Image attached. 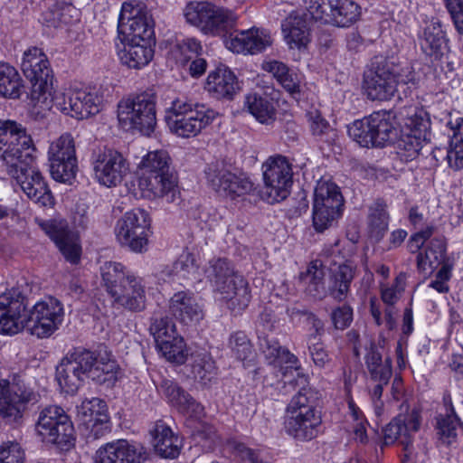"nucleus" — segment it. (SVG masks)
I'll return each instance as SVG.
<instances>
[{
	"instance_id": "e433bc0d",
	"label": "nucleus",
	"mask_w": 463,
	"mask_h": 463,
	"mask_svg": "<svg viewBox=\"0 0 463 463\" xmlns=\"http://www.w3.org/2000/svg\"><path fill=\"white\" fill-rule=\"evenodd\" d=\"M33 75H24L32 84V98L37 101L43 99L47 103L48 97L52 96V71L50 67L48 59H43L42 62L32 65Z\"/></svg>"
},
{
	"instance_id": "cd10ccee",
	"label": "nucleus",
	"mask_w": 463,
	"mask_h": 463,
	"mask_svg": "<svg viewBox=\"0 0 463 463\" xmlns=\"http://www.w3.org/2000/svg\"><path fill=\"white\" fill-rule=\"evenodd\" d=\"M417 268L421 272L433 271L447 262H453L447 256V243L444 236L431 238L416 258Z\"/></svg>"
},
{
	"instance_id": "09e8293b",
	"label": "nucleus",
	"mask_w": 463,
	"mask_h": 463,
	"mask_svg": "<svg viewBox=\"0 0 463 463\" xmlns=\"http://www.w3.org/2000/svg\"><path fill=\"white\" fill-rule=\"evenodd\" d=\"M252 190L253 183L250 179L244 173L233 170L231 173V177H227L218 195L234 200L250 193Z\"/></svg>"
},
{
	"instance_id": "7ed1b4c3",
	"label": "nucleus",
	"mask_w": 463,
	"mask_h": 463,
	"mask_svg": "<svg viewBox=\"0 0 463 463\" xmlns=\"http://www.w3.org/2000/svg\"><path fill=\"white\" fill-rule=\"evenodd\" d=\"M307 385V376L299 374L288 384L283 383V395L298 390L287 406L284 421L286 433L298 442L310 441L321 432L322 418L317 410L319 393Z\"/></svg>"
},
{
	"instance_id": "864d4df0",
	"label": "nucleus",
	"mask_w": 463,
	"mask_h": 463,
	"mask_svg": "<svg viewBox=\"0 0 463 463\" xmlns=\"http://www.w3.org/2000/svg\"><path fill=\"white\" fill-rule=\"evenodd\" d=\"M348 136L363 147L376 146L369 117L355 120L347 128Z\"/></svg>"
},
{
	"instance_id": "f8f14e48",
	"label": "nucleus",
	"mask_w": 463,
	"mask_h": 463,
	"mask_svg": "<svg viewBox=\"0 0 463 463\" xmlns=\"http://www.w3.org/2000/svg\"><path fill=\"white\" fill-rule=\"evenodd\" d=\"M385 342V338L382 336L379 337L377 343L370 341L364 355L369 380L373 383V386H369L370 395L377 414H380L383 406L381 400L383 388L389 384L392 375L391 358L383 359L382 350L384 348Z\"/></svg>"
},
{
	"instance_id": "6ab92c4d",
	"label": "nucleus",
	"mask_w": 463,
	"mask_h": 463,
	"mask_svg": "<svg viewBox=\"0 0 463 463\" xmlns=\"http://www.w3.org/2000/svg\"><path fill=\"white\" fill-rule=\"evenodd\" d=\"M150 220L146 211L137 208L127 212L116 225L115 232L121 245L135 252H141L146 246Z\"/></svg>"
},
{
	"instance_id": "5701e85b",
	"label": "nucleus",
	"mask_w": 463,
	"mask_h": 463,
	"mask_svg": "<svg viewBox=\"0 0 463 463\" xmlns=\"http://www.w3.org/2000/svg\"><path fill=\"white\" fill-rule=\"evenodd\" d=\"M41 227L55 243L66 260L72 264L79 262L81 249L76 233L70 229L66 220H49L41 223Z\"/></svg>"
},
{
	"instance_id": "a878e982",
	"label": "nucleus",
	"mask_w": 463,
	"mask_h": 463,
	"mask_svg": "<svg viewBox=\"0 0 463 463\" xmlns=\"http://www.w3.org/2000/svg\"><path fill=\"white\" fill-rule=\"evenodd\" d=\"M100 274L103 286L106 291L113 299L117 296L124 297L122 292L126 287L130 284V280L137 277L122 263L115 261H107L100 267Z\"/></svg>"
},
{
	"instance_id": "393cba45",
	"label": "nucleus",
	"mask_w": 463,
	"mask_h": 463,
	"mask_svg": "<svg viewBox=\"0 0 463 463\" xmlns=\"http://www.w3.org/2000/svg\"><path fill=\"white\" fill-rule=\"evenodd\" d=\"M205 90L217 99H232L240 90L235 74L226 66H219L207 77Z\"/></svg>"
},
{
	"instance_id": "052dcab7",
	"label": "nucleus",
	"mask_w": 463,
	"mask_h": 463,
	"mask_svg": "<svg viewBox=\"0 0 463 463\" xmlns=\"http://www.w3.org/2000/svg\"><path fill=\"white\" fill-rule=\"evenodd\" d=\"M68 429L69 430H66V436L63 435L64 431L59 427V429L55 428L54 430H52L54 433L50 434L52 436L51 438H43L42 439L55 445L61 450L67 451L75 446L76 441L75 429L71 420H69Z\"/></svg>"
},
{
	"instance_id": "2eb2a0df",
	"label": "nucleus",
	"mask_w": 463,
	"mask_h": 463,
	"mask_svg": "<svg viewBox=\"0 0 463 463\" xmlns=\"http://www.w3.org/2000/svg\"><path fill=\"white\" fill-rule=\"evenodd\" d=\"M315 21L336 27H350L361 17V7L353 0H310L307 8Z\"/></svg>"
},
{
	"instance_id": "6e6552de",
	"label": "nucleus",
	"mask_w": 463,
	"mask_h": 463,
	"mask_svg": "<svg viewBox=\"0 0 463 463\" xmlns=\"http://www.w3.org/2000/svg\"><path fill=\"white\" fill-rule=\"evenodd\" d=\"M103 103L104 97L99 89L86 87L68 92L54 91L46 106L71 118L84 119L99 113Z\"/></svg>"
},
{
	"instance_id": "2f4dec72",
	"label": "nucleus",
	"mask_w": 463,
	"mask_h": 463,
	"mask_svg": "<svg viewBox=\"0 0 463 463\" xmlns=\"http://www.w3.org/2000/svg\"><path fill=\"white\" fill-rule=\"evenodd\" d=\"M69 420L71 418L66 411L58 405H48L39 411L38 419L35 424L37 434L43 438H51L55 428L61 427L66 436V430H69Z\"/></svg>"
},
{
	"instance_id": "b1692460",
	"label": "nucleus",
	"mask_w": 463,
	"mask_h": 463,
	"mask_svg": "<svg viewBox=\"0 0 463 463\" xmlns=\"http://www.w3.org/2000/svg\"><path fill=\"white\" fill-rule=\"evenodd\" d=\"M158 390L167 399L168 402L181 413L194 417H200L203 414V406L177 383L165 379L161 382Z\"/></svg>"
},
{
	"instance_id": "a19ab883",
	"label": "nucleus",
	"mask_w": 463,
	"mask_h": 463,
	"mask_svg": "<svg viewBox=\"0 0 463 463\" xmlns=\"http://www.w3.org/2000/svg\"><path fill=\"white\" fill-rule=\"evenodd\" d=\"M388 205L383 199H376L370 206L367 216L368 233L371 239L380 241L389 227Z\"/></svg>"
},
{
	"instance_id": "0e129e2a",
	"label": "nucleus",
	"mask_w": 463,
	"mask_h": 463,
	"mask_svg": "<svg viewBox=\"0 0 463 463\" xmlns=\"http://www.w3.org/2000/svg\"><path fill=\"white\" fill-rule=\"evenodd\" d=\"M52 2V10L58 19L64 23H71V18L78 19L79 10L74 6V0H49Z\"/></svg>"
},
{
	"instance_id": "5fc2aeb1",
	"label": "nucleus",
	"mask_w": 463,
	"mask_h": 463,
	"mask_svg": "<svg viewBox=\"0 0 463 463\" xmlns=\"http://www.w3.org/2000/svg\"><path fill=\"white\" fill-rule=\"evenodd\" d=\"M63 315L61 303L55 298L48 297L33 306L27 318H58Z\"/></svg>"
},
{
	"instance_id": "c9c22d12",
	"label": "nucleus",
	"mask_w": 463,
	"mask_h": 463,
	"mask_svg": "<svg viewBox=\"0 0 463 463\" xmlns=\"http://www.w3.org/2000/svg\"><path fill=\"white\" fill-rule=\"evenodd\" d=\"M419 43L422 52L428 56L438 58L447 45V39L442 24L439 19L427 22L419 33Z\"/></svg>"
},
{
	"instance_id": "4468645a",
	"label": "nucleus",
	"mask_w": 463,
	"mask_h": 463,
	"mask_svg": "<svg viewBox=\"0 0 463 463\" xmlns=\"http://www.w3.org/2000/svg\"><path fill=\"white\" fill-rule=\"evenodd\" d=\"M35 154L31 155V160H22L16 165L5 169L15 179L26 196L43 207L52 206L54 197L42 173L33 166Z\"/></svg>"
},
{
	"instance_id": "4be33fe9",
	"label": "nucleus",
	"mask_w": 463,
	"mask_h": 463,
	"mask_svg": "<svg viewBox=\"0 0 463 463\" xmlns=\"http://www.w3.org/2000/svg\"><path fill=\"white\" fill-rule=\"evenodd\" d=\"M420 425V414L412 411L410 414H399L383 429V445L389 446L399 440L404 450L405 461L413 451V438L411 432H416Z\"/></svg>"
},
{
	"instance_id": "ddd939ff",
	"label": "nucleus",
	"mask_w": 463,
	"mask_h": 463,
	"mask_svg": "<svg viewBox=\"0 0 463 463\" xmlns=\"http://www.w3.org/2000/svg\"><path fill=\"white\" fill-rule=\"evenodd\" d=\"M37 393L29 387L23 375L13 374L0 381V415L10 421L22 418L29 402H36Z\"/></svg>"
},
{
	"instance_id": "f3484780",
	"label": "nucleus",
	"mask_w": 463,
	"mask_h": 463,
	"mask_svg": "<svg viewBox=\"0 0 463 463\" xmlns=\"http://www.w3.org/2000/svg\"><path fill=\"white\" fill-rule=\"evenodd\" d=\"M50 173L61 183H71L78 170L75 143L71 134H63L53 141L48 150Z\"/></svg>"
},
{
	"instance_id": "f257e3e1",
	"label": "nucleus",
	"mask_w": 463,
	"mask_h": 463,
	"mask_svg": "<svg viewBox=\"0 0 463 463\" xmlns=\"http://www.w3.org/2000/svg\"><path fill=\"white\" fill-rule=\"evenodd\" d=\"M184 15L187 23L203 33L224 36L225 46L233 52L256 54L265 51L273 42L269 32L264 29L233 30L237 16L231 10L209 2L189 3Z\"/></svg>"
},
{
	"instance_id": "bb28decb",
	"label": "nucleus",
	"mask_w": 463,
	"mask_h": 463,
	"mask_svg": "<svg viewBox=\"0 0 463 463\" xmlns=\"http://www.w3.org/2000/svg\"><path fill=\"white\" fill-rule=\"evenodd\" d=\"M356 267L352 261L334 262L329 268V295L337 300L346 298L355 276Z\"/></svg>"
},
{
	"instance_id": "13d9d810",
	"label": "nucleus",
	"mask_w": 463,
	"mask_h": 463,
	"mask_svg": "<svg viewBox=\"0 0 463 463\" xmlns=\"http://www.w3.org/2000/svg\"><path fill=\"white\" fill-rule=\"evenodd\" d=\"M230 346L235 357L242 362H250L254 356L252 345L244 332L238 331L230 337Z\"/></svg>"
},
{
	"instance_id": "dca6fc26",
	"label": "nucleus",
	"mask_w": 463,
	"mask_h": 463,
	"mask_svg": "<svg viewBox=\"0 0 463 463\" xmlns=\"http://www.w3.org/2000/svg\"><path fill=\"white\" fill-rule=\"evenodd\" d=\"M91 165L95 179L107 187L120 184L129 173V163L124 155L108 146L92 152Z\"/></svg>"
},
{
	"instance_id": "0eeeda50",
	"label": "nucleus",
	"mask_w": 463,
	"mask_h": 463,
	"mask_svg": "<svg viewBox=\"0 0 463 463\" xmlns=\"http://www.w3.org/2000/svg\"><path fill=\"white\" fill-rule=\"evenodd\" d=\"M156 98L151 91H144L120 100L118 119L125 130L137 129L149 136L156 126Z\"/></svg>"
},
{
	"instance_id": "a211bd4d",
	"label": "nucleus",
	"mask_w": 463,
	"mask_h": 463,
	"mask_svg": "<svg viewBox=\"0 0 463 463\" xmlns=\"http://www.w3.org/2000/svg\"><path fill=\"white\" fill-rule=\"evenodd\" d=\"M267 200L270 203L286 199L292 185V165L283 156L269 157L262 165Z\"/></svg>"
},
{
	"instance_id": "338daca9",
	"label": "nucleus",
	"mask_w": 463,
	"mask_h": 463,
	"mask_svg": "<svg viewBox=\"0 0 463 463\" xmlns=\"http://www.w3.org/2000/svg\"><path fill=\"white\" fill-rule=\"evenodd\" d=\"M86 431V438L89 441L99 439L111 430L110 418L106 420H95L81 424Z\"/></svg>"
},
{
	"instance_id": "69168bd1",
	"label": "nucleus",
	"mask_w": 463,
	"mask_h": 463,
	"mask_svg": "<svg viewBox=\"0 0 463 463\" xmlns=\"http://www.w3.org/2000/svg\"><path fill=\"white\" fill-rule=\"evenodd\" d=\"M435 231V224L430 222V224H426L425 228H421L417 232L413 233L407 242L410 252L419 253L421 251L420 249L424 246L426 241L430 240Z\"/></svg>"
},
{
	"instance_id": "7c9ffc66",
	"label": "nucleus",
	"mask_w": 463,
	"mask_h": 463,
	"mask_svg": "<svg viewBox=\"0 0 463 463\" xmlns=\"http://www.w3.org/2000/svg\"><path fill=\"white\" fill-rule=\"evenodd\" d=\"M397 118L403 125L404 133L419 136L425 141L430 138V119L423 109L404 107L397 114Z\"/></svg>"
},
{
	"instance_id": "c03bdc74",
	"label": "nucleus",
	"mask_w": 463,
	"mask_h": 463,
	"mask_svg": "<svg viewBox=\"0 0 463 463\" xmlns=\"http://www.w3.org/2000/svg\"><path fill=\"white\" fill-rule=\"evenodd\" d=\"M122 295L124 296L122 298L125 299H121V295L114 298V302L120 307L135 312L145 308V286L140 278L137 277L135 279L130 280V284L126 287Z\"/></svg>"
},
{
	"instance_id": "6e6d98bb",
	"label": "nucleus",
	"mask_w": 463,
	"mask_h": 463,
	"mask_svg": "<svg viewBox=\"0 0 463 463\" xmlns=\"http://www.w3.org/2000/svg\"><path fill=\"white\" fill-rule=\"evenodd\" d=\"M63 315L61 303L55 298L48 297L33 306L27 318H58Z\"/></svg>"
},
{
	"instance_id": "20e7f679",
	"label": "nucleus",
	"mask_w": 463,
	"mask_h": 463,
	"mask_svg": "<svg viewBox=\"0 0 463 463\" xmlns=\"http://www.w3.org/2000/svg\"><path fill=\"white\" fill-rule=\"evenodd\" d=\"M170 156L165 150L148 152L140 162L138 189L144 198L173 203L181 191L176 174L170 170Z\"/></svg>"
},
{
	"instance_id": "58836bf2",
	"label": "nucleus",
	"mask_w": 463,
	"mask_h": 463,
	"mask_svg": "<svg viewBox=\"0 0 463 463\" xmlns=\"http://www.w3.org/2000/svg\"><path fill=\"white\" fill-rule=\"evenodd\" d=\"M168 311L175 318L203 317V305L194 294L179 291L171 298Z\"/></svg>"
},
{
	"instance_id": "e2e57ef3",
	"label": "nucleus",
	"mask_w": 463,
	"mask_h": 463,
	"mask_svg": "<svg viewBox=\"0 0 463 463\" xmlns=\"http://www.w3.org/2000/svg\"><path fill=\"white\" fill-rule=\"evenodd\" d=\"M257 331L260 350L263 353L269 364H275L279 356L282 346L279 345L275 338L269 337L264 333H260V329H257Z\"/></svg>"
},
{
	"instance_id": "39448f33",
	"label": "nucleus",
	"mask_w": 463,
	"mask_h": 463,
	"mask_svg": "<svg viewBox=\"0 0 463 463\" xmlns=\"http://www.w3.org/2000/svg\"><path fill=\"white\" fill-rule=\"evenodd\" d=\"M206 279L215 291L227 300L228 307L235 312L246 308L250 293L245 279L238 274L226 258L214 257L204 268ZM235 313L234 316H237Z\"/></svg>"
},
{
	"instance_id": "de8ad7c7",
	"label": "nucleus",
	"mask_w": 463,
	"mask_h": 463,
	"mask_svg": "<svg viewBox=\"0 0 463 463\" xmlns=\"http://www.w3.org/2000/svg\"><path fill=\"white\" fill-rule=\"evenodd\" d=\"M24 296L12 288L0 295V318H22L24 316Z\"/></svg>"
},
{
	"instance_id": "774afa93",
	"label": "nucleus",
	"mask_w": 463,
	"mask_h": 463,
	"mask_svg": "<svg viewBox=\"0 0 463 463\" xmlns=\"http://www.w3.org/2000/svg\"><path fill=\"white\" fill-rule=\"evenodd\" d=\"M0 463H24V451L17 442L0 446Z\"/></svg>"
},
{
	"instance_id": "1a4fd4ad",
	"label": "nucleus",
	"mask_w": 463,
	"mask_h": 463,
	"mask_svg": "<svg viewBox=\"0 0 463 463\" xmlns=\"http://www.w3.org/2000/svg\"><path fill=\"white\" fill-rule=\"evenodd\" d=\"M0 159L5 169L16 165L24 159L31 160L36 153L32 137L26 128L14 120L0 119Z\"/></svg>"
},
{
	"instance_id": "c756f323",
	"label": "nucleus",
	"mask_w": 463,
	"mask_h": 463,
	"mask_svg": "<svg viewBox=\"0 0 463 463\" xmlns=\"http://www.w3.org/2000/svg\"><path fill=\"white\" fill-rule=\"evenodd\" d=\"M185 369L189 372L188 376L203 388L210 387L217 375L215 362L206 352L192 353Z\"/></svg>"
},
{
	"instance_id": "473e14b6",
	"label": "nucleus",
	"mask_w": 463,
	"mask_h": 463,
	"mask_svg": "<svg viewBox=\"0 0 463 463\" xmlns=\"http://www.w3.org/2000/svg\"><path fill=\"white\" fill-rule=\"evenodd\" d=\"M299 280L305 293L315 299L321 300L329 294V287L326 284V273L321 260L311 261L306 271L300 273Z\"/></svg>"
},
{
	"instance_id": "37998d69",
	"label": "nucleus",
	"mask_w": 463,
	"mask_h": 463,
	"mask_svg": "<svg viewBox=\"0 0 463 463\" xmlns=\"http://www.w3.org/2000/svg\"><path fill=\"white\" fill-rule=\"evenodd\" d=\"M244 107L260 123L269 124L274 121L276 109L272 100L262 94L251 92L246 95Z\"/></svg>"
},
{
	"instance_id": "c85d7f7f",
	"label": "nucleus",
	"mask_w": 463,
	"mask_h": 463,
	"mask_svg": "<svg viewBox=\"0 0 463 463\" xmlns=\"http://www.w3.org/2000/svg\"><path fill=\"white\" fill-rule=\"evenodd\" d=\"M93 370L90 379L106 388H112L118 380L119 365L104 344L98 345V361Z\"/></svg>"
},
{
	"instance_id": "9b49d317",
	"label": "nucleus",
	"mask_w": 463,
	"mask_h": 463,
	"mask_svg": "<svg viewBox=\"0 0 463 463\" xmlns=\"http://www.w3.org/2000/svg\"><path fill=\"white\" fill-rule=\"evenodd\" d=\"M97 361L98 347L94 351L74 348L56 367V379L60 387L66 392H75L83 381V376L90 378Z\"/></svg>"
},
{
	"instance_id": "f03ea898",
	"label": "nucleus",
	"mask_w": 463,
	"mask_h": 463,
	"mask_svg": "<svg viewBox=\"0 0 463 463\" xmlns=\"http://www.w3.org/2000/svg\"><path fill=\"white\" fill-rule=\"evenodd\" d=\"M119 23L124 28V49L118 52L122 64L130 69L140 70L146 66L154 56V20L146 6L141 2L130 1L122 4Z\"/></svg>"
},
{
	"instance_id": "a18cd8bd",
	"label": "nucleus",
	"mask_w": 463,
	"mask_h": 463,
	"mask_svg": "<svg viewBox=\"0 0 463 463\" xmlns=\"http://www.w3.org/2000/svg\"><path fill=\"white\" fill-rule=\"evenodd\" d=\"M265 70L272 73L277 81L290 95L300 93V79L295 71L281 61H272L265 65Z\"/></svg>"
},
{
	"instance_id": "680f3d73",
	"label": "nucleus",
	"mask_w": 463,
	"mask_h": 463,
	"mask_svg": "<svg viewBox=\"0 0 463 463\" xmlns=\"http://www.w3.org/2000/svg\"><path fill=\"white\" fill-rule=\"evenodd\" d=\"M458 425V422L455 417L447 416L439 418L437 421L439 440L442 444L449 446L457 438Z\"/></svg>"
},
{
	"instance_id": "4d7b16f0",
	"label": "nucleus",
	"mask_w": 463,
	"mask_h": 463,
	"mask_svg": "<svg viewBox=\"0 0 463 463\" xmlns=\"http://www.w3.org/2000/svg\"><path fill=\"white\" fill-rule=\"evenodd\" d=\"M202 51L201 43L195 38L190 37L176 40L173 47V52L176 60L182 64H185L190 60L199 56Z\"/></svg>"
},
{
	"instance_id": "4c0bfd02",
	"label": "nucleus",
	"mask_w": 463,
	"mask_h": 463,
	"mask_svg": "<svg viewBox=\"0 0 463 463\" xmlns=\"http://www.w3.org/2000/svg\"><path fill=\"white\" fill-rule=\"evenodd\" d=\"M395 118H397V114L392 110H381L369 116L376 146H384L396 138Z\"/></svg>"
},
{
	"instance_id": "72a5a7b5",
	"label": "nucleus",
	"mask_w": 463,
	"mask_h": 463,
	"mask_svg": "<svg viewBox=\"0 0 463 463\" xmlns=\"http://www.w3.org/2000/svg\"><path fill=\"white\" fill-rule=\"evenodd\" d=\"M25 329L38 338L51 336L58 329L56 320H0V334L15 335Z\"/></svg>"
},
{
	"instance_id": "3c124183",
	"label": "nucleus",
	"mask_w": 463,
	"mask_h": 463,
	"mask_svg": "<svg viewBox=\"0 0 463 463\" xmlns=\"http://www.w3.org/2000/svg\"><path fill=\"white\" fill-rule=\"evenodd\" d=\"M78 416L81 424L100 419L107 420L110 418L107 402L98 397L82 401L78 407Z\"/></svg>"
},
{
	"instance_id": "9d476101",
	"label": "nucleus",
	"mask_w": 463,
	"mask_h": 463,
	"mask_svg": "<svg viewBox=\"0 0 463 463\" xmlns=\"http://www.w3.org/2000/svg\"><path fill=\"white\" fill-rule=\"evenodd\" d=\"M399 81L398 67L383 57H375L364 73L363 88L371 100H389Z\"/></svg>"
},
{
	"instance_id": "423d86ee",
	"label": "nucleus",
	"mask_w": 463,
	"mask_h": 463,
	"mask_svg": "<svg viewBox=\"0 0 463 463\" xmlns=\"http://www.w3.org/2000/svg\"><path fill=\"white\" fill-rule=\"evenodd\" d=\"M218 115V112L204 104L176 98L166 108L165 120L172 133L189 138L200 134Z\"/></svg>"
},
{
	"instance_id": "f704fd0d",
	"label": "nucleus",
	"mask_w": 463,
	"mask_h": 463,
	"mask_svg": "<svg viewBox=\"0 0 463 463\" xmlns=\"http://www.w3.org/2000/svg\"><path fill=\"white\" fill-rule=\"evenodd\" d=\"M155 452L161 458H175L180 454L182 441L163 420L151 430Z\"/></svg>"
},
{
	"instance_id": "bf43d9fd",
	"label": "nucleus",
	"mask_w": 463,
	"mask_h": 463,
	"mask_svg": "<svg viewBox=\"0 0 463 463\" xmlns=\"http://www.w3.org/2000/svg\"><path fill=\"white\" fill-rule=\"evenodd\" d=\"M342 209H329L313 205V225L317 232H322L334 223L341 215Z\"/></svg>"
},
{
	"instance_id": "79ce46f5",
	"label": "nucleus",
	"mask_w": 463,
	"mask_h": 463,
	"mask_svg": "<svg viewBox=\"0 0 463 463\" xmlns=\"http://www.w3.org/2000/svg\"><path fill=\"white\" fill-rule=\"evenodd\" d=\"M199 276V266L191 253L182 254L172 268L166 267L160 273L158 279L171 282L175 277L182 279L195 280Z\"/></svg>"
},
{
	"instance_id": "49530a36",
	"label": "nucleus",
	"mask_w": 463,
	"mask_h": 463,
	"mask_svg": "<svg viewBox=\"0 0 463 463\" xmlns=\"http://www.w3.org/2000/svg\"><path fill=\"white\" fill-rule=\"evenodd\" d=\"M22 88L23 80L17 70L6 62H0V96L19 99Z\"/></svg>"
},
{
	"instance_id": "aec40b11",
	"label": "nucleus",
	"mask_w": 463,
	"mask_h": 463,
	"mask_svg": "<svg viewBox=\"0 0 463 463\" xmlns=\"http://www.w3.org/2000/svg\"><path fill=\"white\" fill-rule=\"evenodd\" d=\"M149 331L160 353L167 361L176 364L189 361L185 344L183 337L177 335L173 320H154Z\"/></svg>"
},
{
	"instance_id": "8fccbe9b",
	"label": "nucleus",
	"mask_w": 463,
	"mask_h": 463,
	"mask_svg": "<svg viewBox=\"0 0 463 463\" xmlns=\"http://www.w3.org/2000/svg\"><path fill=\"white\" fill-rule=\"evenodd\" d=\"M425 140L415 135L402 133L396 144V153L403 161L409 162L418 156H424Z\"/></svg>"
},
{
	"instance_id": "ea45409f",
	"label": "nucleus",
	"mask_w": 463,
	"mask_h": 463,
	"mask_svg": "<svg viewBox=\"0 0 463 463\" xmlns=\"http://www.w3.org/2000/svg\"><path fill=\"white\" fill-rule=\"evenodd\" d=\"M284 38L289 48L301 49L306 47L309 42V29L307 19L291 14L281 24Z\"/></svg>"
},
{
	"instance_id": "603ef678",
	"label": "nucleus",
	"mask_w": 463,
	"mask_h": 463,
	"mask_svg": "<svg viewBox=\"0 0 463 463\" xmlns=\"http://www.w3.org/2000/svg\"><path fill=\"white\" fill-rule=\"evenodd\" d=\"M233 169L224 162L209 164L204 169L206 184L217 194L222 189L227 177H231Z\"/></svg>"
},
{
	"instance_id": "412c9836",
	"label": "nucleus",
	"mask_w": 463,
	"mask_h": 463,
	"mask_svg": "<svg viewBox=\"0 0 463 463\" xmlns=\"http://www.w3.org/2000/svg\"><path fill=\"white\" fill-rule=\"evenodd\" d=\"M93 459L94 463H144L147 453L141 444L120 439L100 446Z\"/></svg>"
}]
</instances>
